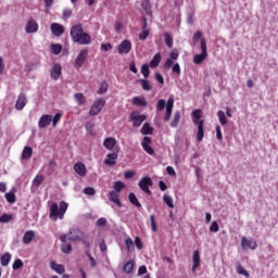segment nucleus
Listing matches in <instances>:
<instances>
[{
    "mask_svg": "<svg viewBox=\"0 0 278 278\" xmlns=\"http://www.w3.org/2000/svg\"><path fill=\"white\" fill-rule=\"evenodd\" d=\"M62 75V65L59 63H55L51 71V77L52 79H60V76Z\"/></svg>",
    "mask_w": 278,
    "mask_h": 278,
    "instance_id": "nucleus-19",
    "label": "nucleus"
},
{
    "mask_svg": "<svg viewBox=\"0 0 278 278\" xmlns=\"http://www.w3.org/2000/svg\"><path fill=\"white\" fill-rule=\"evenodd\" d=\"M25 31H26V34H36V31H38V23L36 22V20L30 18L27 22Z\"/></svg>",
    "mask_w": 278,
    "mask_h": 278,
    "instance_id": "nucleus-13",
    "label": "nucleus"
},
{
    "mask_svg": "<svg viewBox=\"0 0 278 278\" xmlns=\"http://www.w3.org/2000/svg\"><path fill=\"white\" fill-rule=\"evenodd\" d=\"M74 97L78 105H84V103H86V97H84V93H75Z\"/></svg>",
    "mask_w": 278,
    "mask_h": 278,
    "instance_id": "nucleus-43",
    "label": "nucleus"
},
{
    "mask_svg": "<svg viewBox=\"0 0 278 278\" xmlns=\"http://www.w3.org/2000/svg\"><path fill=\"white\" fill-rule=\"evenodd\" d=\"M50 268L58 273L59 275H64L65 268L64 265L55 263V261L50 262Z\"/></svg>",
    "mask_w": 278,
    "mask_h": 278,
    "instance_id": "nucleus-22",
    "label": "nucleus"
},
{
    "mask_svg": "<svg viewBox=\"0 0 278 278\" xmlns=\"http://www.w3.org/2000/svg\"><path fill=\"white\" fill-rule=\"evenodd\" d=\"M141 275H147V266L142 265L138 269V276L141 277Z\"/></svg>",
    "mask_w": 278,
    "mask_h": 278,
    "instance_id": "nucleus-62",
    "label": "nucleus"
},
{
    "mask_svg": "<svg viewBox=\"0 0 278 278\" xmlns=\"http://www.w3.org/2000/svg\"><path fill=\"white\" fill-rule=\"evenodd\" d=\"M237 273L238 275H243V277L247 278L251 277V275H249V271H247V269H244V267H242L241 265L237 267Z\"/></svg>",
    "mask_w": 278,
    "mask_h": 278,
    "instance_id": "nucleus-48",
    "label": "nucleus"
},
{
    "mask_svg": "<svg viewBox=\"0 0 278 278\" xmlns=\"http://www.w3.org/2000/svg\"><path fill=\"white\" fill-rule=\"evenodd\" d=\"M218 222H213L212 225L210 226V231H212L213 233H218Z\"/></svg>",
    "mask_w": 278,
    "mask_h": 278,
    "instance_id": "nucleus-53",
    "label": "nucleus"
},
{
    "mask_svg": "<svg viewBox=\"0 0 278 278\" xmlns=\"http://www.w3.org/2000/svg\"><path fill=\"white\" fill-rule=\"evenodd\" d=\"M25 105H27V96H25V93H20L15 103V110H23Z\"/></svg>",
    "mask_w": 278,
    "mask_h": 278,
    "instance_id": "nucleus-16",
    "label": "nucleus"
},
{
    "mask_svg": "<svg viewBox=\"0 0 278 278\" xmlns=\"http://www.w3.org/2000/svg\"><path fill=\"white\" fill-rule=\"evenodd\" d=\"M13 270H18L20 268H23V261L17 258L14 261L12 265Z\"/></svg>",
    "mask_w": 278,
    "mask_h": 278,
    "instance_id": "nucleus-49",
    "label": "nucleus"
},
{
    "mask_svg": "<svg viewBox=\"0 0 278 278\" xmlns=\"http://www.w3.org/2000/svg\"><path fill=\"white\" fill-rule=\"evenodd\" d=\"M141 74L146 79L149 78V75H151V71L149 70V64L146 63L141 66Z\"/></svg>",
    "mask_w": 278,
    "mask_h": 278,
    "instance_id": "nucleus-42",
    "label": "nucleus"
},
{
    "mask_svg": "<svg viewBox=\"0 0 278 278\" xmlns=\"http://www.w3.org/2000/svg\"><path fill=\"white\" fill-rule=\"evenodd\" d=\"M150 223H151V227H152V231H157V224L155 223V215H151L150 216Z\"/></svg>",
    "mask_w": 278,
    "mask_h": 278,
    "instance_id": "nucleus-54",
    "label": "nucleus"
},
{
    "mask_svg": "<svg viewBox=\"0 0 278 278\" xmlns=\"http://www.w3.org/2000/svg\"><path fill=\"white\" fill-rule=\"evenodd\" d=\"M151 186H153V180L151 179V177L146 176L143 177L140 181H139V188L140 190H142V192H146V194L151 195Z\"/></svg>",
    "mask_w": 278,
    "mask_h": 278,
    "instance_id": "nucleus-5",
    "label": "nucleus"
},
{
    "mask_svg": "<svg viewBox=\"0 0 278 278\" xmlns=\"http://www.w3.org/2000/svg\"><path fill=\"white\" fill-rule=\"evenodd\" d=\"M181 121V113L179 111L175 112L174 114V118L170 123V127H178L179 126V122Z\"/></svg>",
    "mask_w": 278,
    "mask_h": 278,
    "instance_id": "nucleus-32",
    "label": "nucleus"
},
{
    "mask_svg": "<svg viewBox=\"0 0 278 278\" xmlns=\"http://www.w3.org/2000/svg\"><path fill=\"white\" fill-rule=\"evenodd\" d=\"M105 108V100L103 98L96 101L89 110V116H97Z\"/></svg>",
    "mask_w": 278,
    "mask_h": 278,
    "instance_id": "nucleus-7",
    "label": "nucleus"
},
{
    "mask_svg": "<svg viewBox=\"0 0 278 278\" xmlns=\"http://www.w3.org/2000/svg\"><path fill=\"white\" fill-rule=\"evenodd\" d=\"M70 34L73 42H76L77 45H90L92 41V37L84 31V26H81V24L73 26Z\"/></svg>",
    "mask_w": 278,
    "mask_h": 278,
    "instance_id": "nucleus-1",
    "label": "nucleus"
},
{
    "mask_svg": "<svg viewBox=\"0 0 278 278\" xmlns=\"http://www.w3.org/2000/svg\"><path fill=\"white\" fill-rule=\"evenodd\" d=\"M113 188H114L113 192H116L118 194L123 191V188H125V184L121 180H117L114 182Z\"/></svg>",
    "mask_w": 278,
    "mask_h": 278,
    "instance_id": "nucleus-35",
    "label": "nucleus"
},
{
    "mask_svg": "<svg viewBox=\"0 0 278 278\" xmlns=\"http://www.w3.org/2000/svg\"><path fill=\"white\" fill-rule=\"evenodd\" d=\"M135 245L137 247V249L139 250V251H141V249H142V239H140V237H136L135 238Z\"/></svg>",
    "mask_w": 278,
    "mask_h": 278,
    "instance_id": "nucleus-60",
    "label": "nucleus"
},
{
    "mask_svg": "<svg viewBox=\"0 0 278 278\" xmlns=\"http://www.w3.org/2000/svg\"><path fill=\"white\" fill-rule=\"evenodd\" d=\"M192 273H194L197 270V268H199V266H201V253L199 252V250H195L193 252V257H192Z\"/></svg>",
    "mask_w": 278,
    "mask_h": 278,
    "instance_id": "nucleus-18",
    "label": "nucleus"
},
{
    "mask_svg": "<svg viewBox=\"0 0 278 278\" xmlns=\"http://www.w3.org/2000/svg\"><path fill=\"white\" fill-rule=\"evenodd\" d=\"M43 181L45 177L42 175H37L33 180V186H36V188H40Z\"/></svg>",
    "mask_w": 278,
    "mask_h": 278,
    "instance_id": "nucleus-38",
    "label": "nucleus"
},
{
    "mask_svg": "<svg viewBox=\"0 0 278 278\" xmlns=\"http://www.w3.org/2000/svg\"><path fill=\"white\" fill-rule=\"evenodd\" d=\"M149 144H151V137H143V140L141 142L143 151H146L148 155H155V150H153V148Z\"/></svg>",
    "mask_w": 278,
    "mask_h": 278,
    "instance_id": "nucleus-11",
    "label": "nucleus"
},
{
    "mask_svg": "<svg viewBox=\"0 0 278 278\" xmlns=\"http://www.w3.org/2000/svg\"><path fill=\"white\" fill-rule=\"evenodd\" d=\"M62 118V113H56L53 117H52V127H58V123H60V119Z\"/></svg>",
    "mask_w": 278,
    "mask_h": 278,
    "instance_id": "nucleus-47",
    "label": "nucleus"
},
{
    "mask_svg": "<svg viewBox=\"0 0 278 278\" xmlns=\"http://www.w3.org/2000/svg\"><path fill=\"white\" fill-rule=\"evenodd\" d=\"M163 201L167 205V207H169L170 210H173L175 207V204L173 203V197L164 194Z\"/></svg>",
    "mask_w": 278,
    "mask_h": 278,
    "instance_id": "nucleus-36",
    "label": "nucleus"
},
{
    "mask_svg": "<svg viewBox=\"0 0 278 278\" xmlns=\"http://www.w3.org/2000/svg\"><path fill=\"white\" fill-rule=\"evenodd\" d=\"M50 49L54 55H60V53H62V45L60 43H52Z\"/></svg>",
    "mask_w": 278,
    "mask_h": 278,
    "instance_id": "nucleus-34",
    "label": "nucleus"
},
{
    "mask_svg": "<svg viewBox=\"0 0 278 278\" xmlns=\"http://www.w3.org/2000/svg\"><path fill=\"white\" fill-rule=\"evenodd\" d=\"M103 147H105V149H108L109 151H112V149L116 147V139L112 137L106 138L103 142Z\"/></svg>",
    "mask_w": 278,
    "mask_h": 278,
    "instance_id": "nucleus-24",
    "label": "nucleus"
},
{
    "mask_svg": "<svg viewBox=\"0 0 278 278\" xmlns=\"http://www.w3.org/2000/svg\"><path fill=\"white\" fill-rule=\"evenodd\" d=\"M140 131L142 136H151L153 134V127L149 123H144Z\"/></svg>",
    "mask_w": 278,
    "mask_h": 278,
    "instance_id": "nucleus-30",
    "label": "nucleus"
},
{
    "mask_svg": "<svg viewBox=\"0 0 278 278\" xmlns=\"http://www.w3.org/2000/svg\"><path fill=\"white\" fill-rule=\"evenodd\" d=\"M174 104H175V99L173 98H169L167 100V103H166V100L164 99H161L157 101L156 112H164V109L166 108L165 117H164L165 123H168V121H170V116L173 115Z\"/></svg>",
    "mask_w": 278,
    "mask_h": 278,
    "instance_id": "nucleus-2",
    "label": "nucleus"
},
{
    "mask_svg": "<svg viewBox=\"0 0 278 278\" xmlns=\"http://www.w3.org/2000/svg\"><path fill=\"white\" fill-rule=\"evenodd\" d=\"M116 160H118L117 153H109L104 160V164L106 166H114V164H116Z\"/></svg>",
    "mask_w": 278,
    "mask_h": 278,
    "instance_id": "nucleus-21",
    "label": "nucleus"
},
{
    "mask_svg": "<svg viewBox=\"0 0 278 278\" xmlns=\"http://www.w3.org/2000/svg\"><path fill=\"white\" fill-rule=\"evenodd\" d=\"M141 8L146 11L149 12V10H151V3L149 2V0H143L141 2Z\"/></svg>",
    "mask_w": 278,
    "mask_h": 278,
    "instance_id": "nucleus-56",
    "label": "nucleus"
},
{
    "mask_svg": "<svg viewBox=\"0 0 278 278\" xmlns=\"http://www.w3.org/2000/svg\"><path fill=\"white\" fill-rule=\"evenodd\" d=\"M125 244L127 247V251L130 252L131 249H134V240H131V238H127L125 240Z\"/></svg>",
    "mask_w": 278,
    "mask_h": 278,
    "instance_id": "nucleus-55",
    "label": "nucleus"
},
{
    "mask_svg": "<svg viewBox=\"0 0 278 278\" xmlns=\"http://www.w3.org/2000/svg\"><path fill=\"white\" fill-rule=\"evenodd\" d=\"M217 116L219 118L220 125H223V126L227 125V115L225 114V112L218 111Z\"/></svg>",
    "mask_w": 278,
    "mask_h": 278,
    "instance_id": "nucleus-41",
    "label": "nucleus"
},
{
    "mask_svg": "<svg viewBox=\"0 0 278 278\" xmlns=\"http://www.w3.org/2000/svg\"><path fill=\"white\" fill-rule=\"evenodd\" d=\"M97 227H105L108 225V219L105 217H100L96 222Z\"/></svg>",
    "mask_w": 278,
    "mask_h": 278,
    "instance_id": "nucleus-52",
    "label": "nucleus"
},
{
    "mask_svg": "<svg viewBox=\"0 0 278 278\" xmlns=\"http://www.w3.org/2000/svg\"><path fill=\"white\" fill-rule=\"evenodd\" d=\"M109 85L106 81H102L98 90V94H105L108 92Z\"/></svg>",
    "mask_w": 278,
    "mask_h": 278,
    "instance_id": "nucleus-45",
    "label": "nucleus"
},
{
    "mask_svg": "<svg viewBox=\"0 0 278 278\" xmlns=\"http://www.w3.org/2000/svg\"><path fill=\"white\" fill-rule=\"evenodd\" d=\"M61 251H62V253H65V255H68V253H71V251H73V245H71V243H62Z\"/></svg>",
    "mask_w": 278,
    "mask_h": 278,
    "instance_id": "nucleus-40",
    "label": "nucleus"
},
{
    "mask_svg": "<svg viewBox=\"0 0 278 278\" xmlns=\"http://www.w3.org/2000/svg\"><path fill=\"white\" fill-rule=\"evenodd\" d=\"M12 260V254L7 253L0 257L1 266H8Z\"/></svg>",
    "mask_w": 278,
    "mask_h": 278,
    "instance_id": "nucleus-37",
    "label": "nucleus"
},
{
    "mask_svg": "<svg viewBox=\"0 0 278 278\" xmlns=\"http://www.w3.org/2000/svg\"><path fill=\"white\" fill-rule=\"evenodd\" d=\"M50 29L53 34V36H62V34H64V26H62V24H58V23H52L50 26Z\"/></svg>",
    "mask_w": 278,
    "mask_h": 278,
    "instance_id": "nucleus-15",
    "label": "nucleus"
},
{
    "mask_svg": "<svg viewBox=\"0 0 278 278\" xmlns=\"http://www.w3.org/2000/svg\"><path fill=\"white\" fill-rule=\"evenodd\" d=\"M147 38H149V29H144L139 34V40H147Z\"/></svg>",
    "mask_w": 278,
    "mask_h": 278,
    "instance_id": "nucleus-59",
    "label": "nucleus"
},
{
    "mask_svg": "<svg viewBox=\"0 0 278 278\" xmlns=\"http://www.w3.org/2000/svg\"><path fill=\"white\" fill-rule=\"evenodd\" d=\"M74 170L79 175V177H86L87 169L84 163H76L74 165Z\"/></svg>",
    "mask_w": 278,
    "mask_h": 278,
    "instance_id": "nucleus-20",
    "label": "nucleus"
},
{
    "mask_svg": "<svg viewBox=\"0 0 278 278\" xmlns=\"http://www.w3.org/2000/svg\"><path fill=\"white\" fill-rule=\"evenodd\" d=\"M139 81V84H141V86H142V90H151V84H149V80H147V79H139L138 80Z\"/></svg>",
    "mask_w": 278,
    "mask_h": 278,
    "instance_id": "nucleus-44",
    "label": "nucleus"
},
{
    "mask_svg": "<svg viewBox=\"0 0 278 278\" xmlns=\"http://www.w3.org/2000/svg\"><path fill=\"white\" fill-rule=\"evenodd\" d=\"M165 38V45L168 47V49H173V36H170L168 33L163 34Z\"/></svg>",
    "mask_w": 278,
    "mask_h": 278,
    "instance_id": "nucleus-39",
    "label": "nucleus"
},
{
    "mask_svg": "<svg viewBox=\"0 0 278 278\" xmlns=\"http://www.w3.org/2000/svg\"><path fill=\"white\" fill-rule=\"evenodd\" d=\"M14 192H16V189H13L12 191L4 194L8 203H16V194Z\"/></svg>",
    "mask_w": 278,
    "mask_h": 278,
    "instance_id": "nucleus-31",
    "label": "nucleus"
},
{
    "mask_svg": "<svg viewBox=\"0 0 278 278\" xmlns=\"http://www.w3.org/2000/svg\"><path fill=\"white\" fill-rule=\"evenodd\" d=\"M48 175H52V173H53V169L55 168V162L53 161V160H51L50 162H49V165H48Z\"/></svg>",
    "mask_w": 278,
    "mask_h": 278,
    "instance_id": "nucleus-58",
    "label": "nucleus"
},
{
    "mask_svg": "<svg viewBox=\"0 0 278 278\" xmlns=\"http://www.w3.org/2000/svg\"><path fill=\"white\" fill-rule=\"evenodd\" d=\"M86 58H88V49H84L79 52L75 60V66L77 68H81L84 66V63L86 62Z\"/></svg>",
    "mask_w": 278,
    "mask_h": 278,
    "instance_id": "nucleus-10",
    "label": "nucleus"
},
{
    "mask_svg": "<svg viewBox=\"0 0 278 278\" xmlns=\"http://www.w3.org/2000/svg\"><path fill=\"white\" fill-rule=\"evenodd\" d=\"M52 122V116L51 115H42L38 122V127L39 129H45V127H49Z\"/></svg>",
    "mask_w": 278,
    "mask_h": 278,
    "instance_id": "nucleus-14",
    "label": "nucleus"
},
{
    "mask_svg": "<svg viewBox=\"0 0 278 278\" xmlns=\"http://www.w3.org/2000/svg\"><path fill=\"white\" fill-rule=\"evenodd\" d=\"M118 54L119 55H127V53H129L131 51V41L125 39L123 40L118 48H117Z\"/></svg>",
    "mask_w": 278,
    "mask_h": 278,
    "instance_id": "nucleus-8",
    "label": "nucleus"
},
{
    "mask_svg": "<svg viewBox=\"0 0 278 278\" xmlns=\"http://www.w3.org/2000/svg\"><path fill=\"white\" fill-rule=\"evenodd\" d=\"M173 64H175V62L173 61V59H167L164 66L166 68H173Z\"/></svg>",
    "mask_w": 278,
    "mask_h": 278,
    "instance_id": "nucleus-64",
    "label": "nucleus"
},
{
    "mask_svg": "<svg viewBox=\"0 0 278 278\" xmlns=\"http://www.w3.org/2000/svg\"><path fill=\"white\" fill-rule=\"evenodd\" d=\"M136 266V263L130 260L127 263H125L123 270L124 273H126V275H131V273H134V267Z\"/></svg>",
    "mask_w": 278,
    "mask_h": 278,
    "instance_id": "nucleus-26",
    "label": "nucleus"
},
{
    "mask_svg": "<svg viewBox=\"0 0 278 278\" xmlns=\"http://www.w3.org/2000/svg\"><path fill=\"white\" fill-rule=\"evenodd\" d=\"M66 210H68V203H66L65 201H62L60 203V206L58 205V203H53L50 206L49 216L52 220H58V218L62 220L64 218V214H66Z\"/></svg>",
    "mask_w": 278,
    "mask_h": 278,
    "instance_id": "nucleus-3",
    "label": "nucleus"
},
{
    "mask_svg": "<svg viewBox=\"0 0 278 278\" xmlns=\"http://www.w3.org/2000/svg\"><path fill=\"white\" fill-rule=\"evenodd\" d=\"M84 194H87L88 197H94V194H97V190H94L92 187H86L84 189Z\"/></svg>",
    "mask_w": 278,
    "mask_h": 278,
    "instance_id": "nucleus-46",
    "label": "nucleus"
},
{
    "mask_svg": "<svg viewBox=\"0 0 278 278\" xmlns=\"http://www.w3.org/2000/svg\"><path fill=\"white\" fill-rule=\"evenodd\" d=\"M71 16H73V11H71V9H64L63 10V17L64 18H71Z\"/></svg>",
    "mask_w": 278,
    "mask_h": 278,
    "instance_id": "nucleus-61",
    "label": "nucleus"
},
{
    "mask_svg": "<svg viewBox=\"0 0 278 278\" xmlns=\"http://www.w3.org/2000/svg\"><path fill=\"white\" fill-rule=\"evenodd\" d=\"M202 36H203V33H202L201 30H198V31L193 35L192 40H193L194 45H197V42H199V40H203Z\"/></svg>",
    "mask_w": 278,
    "mask_h": 278,
    "instance_id": "nucleus-50",
    "label": "nucleus"
},
{
    "mask_svg": "<svg viewBox=\"0 0 278 278\" xmlns=\"http://www.w3.org/2000/svg\"><path fill=\"white\" fill-rule=\"evenodd\" d=\"M109 201L117 205V207H123V202H121V198L118 197V193H116V191L109 192Z\"/></svg>",
    "mask_w": 278,
    "mask_h": 278,
    "instance_id": "nucleus-17",
    "label": "nucleus"
},
{
    "mask_svg": "<svg viewBox=\"0 0 278 278\" xmlns=\"http://www.w3.org/2000/svg\"><path fill=\"white\" fill-rule=\"evenodd\" d=\"M201 51L202 53L195 54L193 56L194 64H203L204 60H207V43L205 39H201Z\"/></svg>",
    "mask_w": 278,
    "mask_h": 278,
    "instance_id": "nucleus-4",
    "label": "nucleus"
},
{
    "mask_svg": "<svg viewBox=\"0 0 278 278\" xmlns=\"http://www.w3.org/2000/svg\"><path fill=\"white\" fill-rule=\"evenodd\" d=\"M128 200L131 205H135V207H142V204H140V201H138V197H136V193L130 192L128 194Z\"/></svg>",
    "mask_w": 278,
    "mask_h": 278,
    "instance_id": "nucleus-28",
    "label": "nucleus"
},
{
    "mask_svg": "<svg viewBox=\"0 0 278 278\" xmlns=\"http://www.w3.org/2000/svg\"><path fill=\"white\" fill-rule=\"evenodd\" d=\"M111 49H112V43H102L101 45L102 51H111Z\"/></svg>",
    "mask_w": 278,
    "mask_h": 278,
    "instance_id": "nucleus-63",
    "label": "nucleus"
},
{
    "mask_svg": "<svg viewBox=\"0 0 278 278\" xmlns=\"http://www.w3.org/2000/svg\"><path fill=\"white\" fill-rule=\"evenodd\" d=\"M160 62H162V54L156 53L150 61L151 68H157V66H160Z\"/></svg>",
    "mask_w": 278,
    "mask_h": 278,
    "instance_id": "nucleus-29",
    "label": "nucleus"
},
{
    "mask_svg": "<svg viewBox=\"0 0 278 278\" xmlns=\"http://www.w3.org/2000/svg\"><path fill=\"white\" fill-rule=\"evenodd\" d=\"M33 153L34 150H31V147H25L22 152V160H29Z\"/></svg>",
    "mask_w": 278,
    "mask_h": 278,
    "instance_id": "nucleus-33",
    "label": "nucleus"
},
{
    "mask_svg": "<svg viewBox=\"0 0 278 278\" xmlns=\"http://www.w3.org/2000/svg\"><path fill=\"white\" fill-rule=\"evenodd\" d=\"M12 220V215L3 214L0 216V223H10Z\"/></svg>",
    "mask_w": 278,
    "mask_h": 278,
    "instance_id": "nucleus-57",
    "label": "nucleus"
},
{
    "mask_svg": "<svg viewBox=\"0 0 278 278\" xmlns=\"http://www.w3.org/2000/svg\"><path fill=\"white\" fill-rule=\"evenodd\" d=\"M86 238V233L81 231L79 228H72L70 230V237L68 240L71 242H80V240H84Z\"/></svg>",
    "mask_w": 278,
    "mask_h": 278,
    "instance_id": "nucleus-6",
    "label": "nucleus"
},
{
    "mask_svg": "<svg viewBox=\"0 0 278 278\" xmlns=\"http://www.w3.org/2000/svg\"><path fill=\"white\" fill-rule=\"evenodd\" d=\"M130 121L132 122L134 127H140V125L147 121V115L131 113Z\"/></svg>",
    "mask_w": 278,
    "mask_h": 278,
    "instance_id": "nucleus-12",
    "label": "nucleus"
},
{
    "mask_svg": "<svg viewBox=\"0 0 278 278\" xmlns=\"http://www.w3.org/2000/svg\"><path fill=\"white\" fill-rule=\"evenodd\" d=\"M172 73H174L175 75H181V67L179 66V63H175L172 66Z\"/></svg>",
    "mask_w": 278,
    "mask_h": 278,
    "instance_id": "nucleus-51",
    "label": "nucleus"
},
{
    "mask_svg": "<svg viewBox=\"0 0 278 278\" xmlns=\"http://www.w3.org/2000/svg\"><path fill=\"white\" fill-rule=\"evenodd\" d=\"M132 103H134V105H137L138 108H147V105H148L147 99L140 98V97H135L132 99Z\"/></svg>",
    "mask_w": 278,
    "mask_h": 278,
    "instance_id": "nucleus-27",
    "label": "nucleus"
},
{
    "mask_svg": "<svg viewBox=\"0 0 278 278\" xmlns=\"http://www.w3.org/2000/svg\"><path fill=\"white\" fill-rule=\"evenodd\" d=\"M34 238H36V233L34 232V230H28L24 233L23 243L31 244Z\"/></svg>",
    "mask_w": 278,
    "mask_h": 278,
    "instance_id": "nucleus-23",
    "label": "nucleus"
},
{
    "mask_svg": "<svg viewBox=\"0 0 278 278\" xmlns=\"http://www.w3.org/2000/svg\"><path fill=\"white\" fill-rule=\"evenodd\" d=\"M204 136H205V134L203 131V119H200L198 122V135H197L198 142H202Z\"/></svg>",
    "mask_w": 278,
    "mask_h": 278,
    "instance_id": "nucleus-25",
    "label": "nucleus"
},
{
    "mask_svg": "<svg viewBox=\"0 0 278 278\" xmlns=\"http://www.w3.org/2000/svg\"><path fill=\"white\" fill-rule=\"evenodd\" d=\"M241 249H243V251H249V249H251L252 251H255V249H257V242L253 240H249L247 239V237H242Z\"/></svg>",
    "mask_w": 278,
    "mask_h": 278,
    "instance_id": "nucleus-9",
    "label": "nucleus"
}]
</instances>
